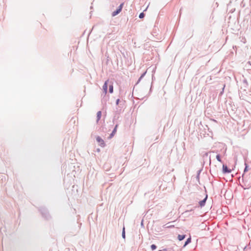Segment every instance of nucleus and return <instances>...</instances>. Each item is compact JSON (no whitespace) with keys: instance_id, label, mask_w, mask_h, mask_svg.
<instances>
[{"instance_id":"obj_1","label":"nucleus","mask_w":251,"mask_h":251,"mask_svg":"<svg viewBox=\"0 0 251 251\" xmlns=\"http://www.w3.org/2000/svg\"><path fill=\"white\" fill-rule=\"evenodd\" d=\"M123 5H124V3H121L120 4V5L119 6L118 9L112 13V16H115L116 15H117V14H118L122 11Z\"/></svg>"},{"instance_id":"obj_2","label":"nucleus","mask_w":251,"mask_h":251,"mask_svg":"<svg viewBox=\"0 0 251 251\" xmlns=\"http://www.w3.org/2000/svg\"><path fill=\"white\" fill-rule=\"evenodd\" d=\"M108 80L106 81L104 84V85H103V87H102V89H103V91L104 93L105 94H106L107 93V83H108Z\"/></svg>"},{"instance_id":"obj_3","label":"nucleus","mask_w":251,"mask_h":251,"mask_svg":"<svg viewBox=\"0 0 251 251\" xmlns=\"http://www.w3.org/2000/svg\"><path fill=\"white\" fill-rule=\"evenodd\" d=\"M207 196L206 195L205 198L202 201H201L199 202V203H200V205L201 206H202L204 205L206 200L207 199Z\"/></svg>"},{"instance_id":"obj_4","label":"nucleus","mask_w":251,"mask_h":251,"mask_svg":"<svg viewBox=\"0 0 251 251\" xmlns=\"http://www.w3.org/2000/svg\"><path fill=\"white\" fill-rule=\"evenodd\" d=\"M117 127H118V125L115 126L114 129H113L112 133L110 135V138H112L114 135V134L116 133V132L117 131Z\"/></svg>"},{"instance_id":"obj_5","label":"nucleus","mask_w":251,"mask_h":251,"mask_svg":"<svg viewBox=\"0 0 251 251\" xmlns=\"http://www.w3.org/2000/svg\"><path fill=\"white\" fill-rule=\"evenodd\" d=\"M101 117V111H98L97 112V122H98L100 120V118Z\"/></svg>"},{"instance_id":"obj_6","label":"nucleus","mask_w":251,"mask_h":251,"mask_svg":"<svg viewBox=\"0 0 251 251\" xmlns=\"http://www.w3.org/2000/svg\"><path fill=\"white\" fill-rule=\"evenodd\" d=\"M223 171L224 173H229L230 171L228 170L226 165H223Z\"/></svg>"},{"instance_id":"obj_7","label":"nucleus","mask_w":251,"mask_h":251,"mask_svg":"<svg viewBox=\"0 0 251 251\" xmlns=\"http://www.w3.org/2000/svg\"><path fill=\"white\" fill-rule=\"evenodd\" d=\"M185 238V235H178V239L179 241H182V240H183Z\"/></svg>"},{"instance_id":"obj_8","label":"nucleus","mask_w":251,"mask_h":251,"mask_svg":"<svg viewBox=\"0 0 251 251\" xmlns=\"http://www.w3.org/2000/svg\"><path fill=\"white\" fill-rule=\"evenodd\" d=\"M109 91L110 93H112L113 92V87L112 85H110L109 88Z\"/></svg>"},{"instance_id":"obj_9","label":"nucleus","mask_w":251,"mask_h":251,"mask_svg":"<svg viewBox=\"0 0 251 251\" xmlns=\"http://www.w3.org/2000/svg\"><path fill=\"white\" fill-rule=\"evenodd\" d=\"M97 140L99 142H102V144H104L103 141L100 137L97 138Z\"/></svg>"},{"instance_id":"obj_10","label":"nucleus","mask_w":251,"mask_h":251,"mask_svg":"<svg viewBox=\"0 0 251 251\" xmlns=\"http://www.w3.org/2000/svg\"><path fill=\"white\" fill-rule=\"evenodd\" d=\"M122 236L124 238H125V228L124 227L123 229Z\"/></svg>"},{"instance_id":"obj_11","label":"nucleus","mask_w":251,"mask_h":251,"mask_svg":"<svg viewBox=\"0 0 251 251\" xmlns=\"http://www.w3.org/2000/svg\"><path fill=\"white\" fill-rule=\"evenodd\" d=\"M190 242H191V238H189L187 239V241H186V242L185 243V246L187 245L188 244H189Z\"/></svg>"},{"instance_id":"obj_12","label":"nucleus","mask_w":251,"mask_h":251,"mask_svg":"<svg viewBox=\"0 0 251 251\" xmlns=\"http://www.w3.org/2000/svg\"><path fill=\"white\" fill-rule=\"evenodd\" d=\"M216 158L218 161H219V162H221V159L219 154L216 155Z\"/></svg>"},{"instance_id":"obj_13","label":"nucleus","mask_w":251,"mask_h":251,"mask_svg":"<svg viewBox=\"0 0 251 251\" xmlns=\"http://www.w3.org/2000/svg\"><path fill=\"white\" fill-rule=\"evenodd\" d=\"M151 249L152 250H154L156 249V246L155 245L153 244L151 246Z\"/></svg>"},{"instance_id":"obj_14","label":"nucleus","mask_w":251,"mask_h":251,"mask_svg":"<svg viewBox=\"0 0 251 251\" xmlns=\"http://www.w3.org/2000/svg\"><path fill=\"white\" fill-rule=\"evenodd\" d=\"M144 17V14L143 13H141L140 14L139 17L140 18H143Z\"/></svg>"},{"instance_id":"obj_15","label":"nucleus","mask_w":251,"mask_h":251,"mask_svg":"<svg viewBox=\"0 0 251 251\" xmlns=\"http://www.w3.org/2000/svg\"><path fill=\"white\" fill-rule=\"evenodd\" d=\"M119 101H120V100L119 99L117 100H116V104L117 105H118L119 104Z\"/></svg>"},{"instance_id":"obj_16","label":"nucleus","mask_w":251,"mask_h":251,"mask_svg":"<svg viewBox=\"0 0 251 251\" xmlns=\"http://www.w3.org/2000/svg\"><path fill=\"white\" fill-rule=\"evenodd\" d=\"M161 251V250H159V251Z\"/></svg>"}]
</instances>
